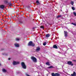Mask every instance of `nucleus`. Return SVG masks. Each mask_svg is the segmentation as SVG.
<instances>
[{
  "instance_id": "nucleus-19",
  "label": "nucleus",
  "mask_w": 76,
  "mask_h": 76,
  "mask_svg": "<svg viewBox=\"0 0 76 76\" xmlns=\"http://www.w3.org/2000/svg\"><path fill=\"white\" fill-rule=\"evenodd\" d=\"M70 4L72 5L73 6V4H74V2H73V1H71L70 2Z\"/></svg>"
},
{
  "instance_id": "nucleus-5",
  "label": "nucleus",
  "mask_w": 76,
  "mask_h": 76,
  "mask_svg": "<svg viewBox=\"0 0 76 76\" xmlns=\"http://www.w3.org/2000/svg\"><path fill=\"white\" fill-rule=\"evenodd\" d=\"M67 64L68 65H70V66H73V63H72V62L71 61H68L67 62Z\"/></svg>"
},
{
  "instance_id": "nucleus-14",
  "label": "nucleus",
  "mask_w": 76,
  "mask_h": 76,
  "mask_svg": "<svg viewBox=\"0 0 76 76\" xmlns=\"http://www.w3.org/2000/svg\"><path fill=\"white\" fill-rule=\"evenodd\" d=\"M8 4L10 6H12V4L11 3V2L8 3Z\"/></svg>"
},
{
  "instance_id": "nucleus-16",
  "label": "nucleus",
  "mask_w": 76,
  "mask_h": 76,
  "mask_svg": "<svg viewBox=\"0 0 76 76\" xmlns=\"http://www.w3.org/2000/svg\"><path fill=\"white\" fill-rule=\"evenodd\" d=\"M2 71L3 72H7V71H6V70L4 69H2Z\"/></svg>"
},
{
  "instance_id": "nucleus-29",
  "label": "nucleus",
  "mask_w": 76,
  "mask_h": 76,
  "mask_svg": "<svg viewBox=\"0 0 76 76\" xmlns=\"http://www.w3.org/2000/svg\"><path fill=\"white\" fill-rule=\"evenodd\" d=\"M6 3H7L8 4V3H9L7 1H6Z\"/></svg>"
},
{
  "instance_id": "nucleus-35",
  "label": "nucleus",
  "mask_w": 76,
  "mask_h": 76,
  "mask_svg": "<svg viewBox=\"0 0 76 76\" xmlns=\"http://www.w3.org/2000/svg\"><path fill=\"white\" fill-rule=\"evenodd\" d=\"M2 50H3V49H1Z\"/></svg>"
},
{
  "instance_id": "nucleus-11",
  "label": "nucleus",
  "mask_w": 76,
  "mask_h": 76,
  "mask_svg": "<svg viewBox=\"0 0 76 76\" xmlns=\"http://www.w3.org/2000/svg\"><path fill=\"white\" fill-rule=\"evenodd\" d=\"M0 9H3L4 8V6L3 5H0Z\"/></svg>"
},
{
  "instance_id": "nucleus-31",
  "label": "nucleus",
  "mask_w": 76,
  "mask_h": 76,
  "mask_svg": "<svg viewBox=\"0 0 76 76\" xmlns=\"http://www.w3.org/2000/svg\"><path fill=\"white\" fill-rule=\"evenodd\" d=\"M36 28H35V27H34L33 28V29H35Z\"/></svg>"
},
{
  "instance_id": "nucleus-9",
  "label": "nucleus",
  "mask_w": 76,
  "mask_h": 76,
  "mask_svg": "<svg viewBox=\"0 0 76 76\" xmlns=\"http://www.w3.org/2000/svg\"><path fill=\"white\" fill-rule=\"evenodd\" d=\"M40 48L39 47H37V48L36 50V52H37V51H40Z\"/></svg>"
},
{
  "instance_id": "nucleus-10",
  "label": "nucleus",
  "mask_w": 76,
  "mask_h": 76,
  "mask_svg": "<svg viewBox=\"0 0 76 76\" xmlns=\"http://www.w3.org/2000/svg\"><path fill=\"white\" fill-rule=\"evenodd\" d=\"M53 48H55V49H57V48H58V47H57V46L56 45H53Z\"/></svg>"
},
{
  "instance_id": "nucleus-12",
  "label": "nucleus",
  "mask_w": 76,
  "mask_h": 76,
  "mask_svg": "<svg viewBox=\"0 0 76 76\" xmlns=\"http://www.w3.org/2000/svg\"><path fill=\"white\" fill-rule=\"evenodd\" d=\"M14 45L16 47H19V45L18 43L15 44Z\"/></svg>"
},
{
  "instance_id": "nucleus-24",
  "label": "nucleus",
  "mask_w": 76,
  "mask_h": 76,
  "mask_svg": "<svg viewBox=\"0 0 76 76\" xmlns=\"http://www.w3.org/2000/svg\"><path fill=\"white\" fill-rule=\"evenodd\" d=\"M40 28H42V29H44V27L42 26H40Z\"/></svg>"
},
{
  "instance_id": "nucleus-21",
  "label": "nucleus",
  "mask_w": 76,
  "mask_h": 76,
  "mask_svg": "<svg viewBox=\"0 0 76 76\" xmlns=\"http://www.w3.org/2000/svg\"><path fill=\"white\" fill-rule=\"evenodd\" d=\"M72 25H74V26H76V23H72Z\"/></svg>"
},
{
  "instance_id": "nucleus-36",
  "label": "nucleus",
  "mask_w": 76,
  "mask_h": 76,
  "mask_svg": "<svg viewBox=\"0 0 76 76\" xmlns=\"http://www.w3.org/2000/svg\"><path fill=\"white\" fill-rule=\"evenodd\" d=\"M3 55H4V54H3Z\"/></svg>"
},
{
  "instance_id": "nucleus-2",
  "label": "nucleus",
  "mask_w": 76,
  "mask_h": 76,
  "mask_svg": "<svg viewBox=\"0 0 76 76\" xmlns=\"http://www.w3.org/2000/svg\"><path fill=\"white\" fill-rule=\"evenodd\" d=\"M21 65L22 68L24 69H26V66L25 65V64L24 62H22L21 63Z\"/></svg>"
},
{
  "instance_id": "nucleus-22",
  "label": "nucleus",
  "mask_w": 76,
  "mask_h": 76,
  "mask_svg": "<svg viewBox=\"0 0 76 76\" xmlns=\"http://www.w3.org/2000/svg\"><path fill=\"white\" fill-rule=\"evenodd\" d=\"M47 44V42H45L43 43V45L44 46L45 45Z\"/></svg>"
},
{
  "instance_id": "nucleus-4",
  "label": "nucleus",
  "mask_w": 76,
  "mask_h": 76,
  "mask_svg": "<svg viewBox=\"0 0 76 76\" xmlns=\"http://www.w3.org/2000/svg\"><path fill=\"white\" fill-rule=\"evenodd\" d=\"M52 76H60V75L58 73H55V74L54 73H52L51 74Z\"/></svg>"
},
{
  "instance_id": "nucleus-15",
  "label": "nucleus",
  "mask_w": 76,
  "mask_h": 76,
  "mask_svg": "<svg viewBox=\"0 0 76 76\" xmlns=\"http://www.w3.org/2000/svg\"><path fill=\"white\" fill-rule=\"evenodd\" d=\"M50 35L49 34H47L46 35V37L47 38H48V37H50Z\"/></svg>"
},
{
  "instance_id": "nucleus-27",
  "label": "nucleus",
  "mask_w": 76,
  "mask_h": 76,
  "mask_svg": "<svg viewBox=\"0 0 76 76\" xmlns=\"http://www.w3.org/2000/svg\"><path fill=\"white\" fill-rule=\"evenodd\" d=\"M19 22L20 24L22 23V22L21 21H19Z\"/></svg>"
},
{
  "instance_id": "nucleus-30",
  "label": "nucleus",
  "mask_w": 76,
  "mask_h": 76,
  "mask_svg": "<svg viewBox=\"0 0 76 76\" xmlns=\"http://www.w3.org/2000/svg\"><path fill=\"white\" fill-rule=\"evenodd\" d=\"M26 76H30L28 74H26Z\"/></svg>"
},
{
  "instance_id": "nucleus-25",
  "label": "nucleus",
  "mask_w": 76,
  "mask_h": 76,
  "mask_svg": "<svg viewBox=\"0 0 76 76\" xmlns=\"http://www.w3.org/2000/svg\"><path fill=\"white\" fill-rule=\"evenodd\" d=\"M36 3H37L38 4H39V1H36Z\"/></svg>"
},
{
  "instance_id": "nucleus-28",
  "label": "nucleus",
  "mask_w": 76,
  "mask_h": 76,
  "mask_svg": "<svg viewBox=\"0 0 76 76\" xmlns=\"http://www.w3.org/2000/svg\"><path fill=\"white\" fill-rule=\"evenodd\" d=\"M19 39H16V41H19Z\"/></svg>"
},
{
  "instance_id": "nucleus-1",
  "label": "nucleus",
  "mask_w": 76,
  "mask_h": 76,
  "mask_svg": "<svg viewBox=\"0 0 76 76\" xmlns=\"http://www.w3.org/2000/svg\"><path fill=\"white\" fill-rule=\"evenodd\" d=\"M35 44L33 43V42L32 41H30L29 42L28 44V46H32V47H34Z\"/></svg>"
},
{
  "instance_id": "nucleus-18",
  "label": "nucleus",
  "mask_w": 76,
  "mask_h": 76,
  "mask_svg": "<svg viewBox=\"0 0 76 76\" xmlns=\"http://www.w3.org/2000/svg\"><path fill=\"white\" fill-rule=\"evenodd\" d=\"M46 64L48 65V66H50V63H49V62L46 63Z\"/></svg>"
},
{
  "instance_id": "nucleus-20",
  "label": "nucleus",
  "mask_w": 76,
  "mask_h": 76,
  "mask_svg": "<svg viewBox=\"0 0 76 76\" xmlns=\"http://www.w3.org/2000/svg\"><path fill=\"white\" fill-rule=\"evenodd\" d=\"M61 15H58L56 17L57 18H60V17H61Z\"/></svg>"
},
{
  "instance_id": "nucleus-7",
  "label": "nucleus",
  "mask_w": 76,
  "mask_h": 76,
  "mask_svg": "<svg viewBox=\"0 0 76 76\" xmlns=\"http://www.w3.org/2000/svg\"><path fill=\"white\" fill-rule=\"evenodd\" d=\"M19 64V62H16V61H14L13 62V65H16L17 64Z\"/></svg>"
},
{
  "instance_id": "nucleus-23",
  "label": "nucleus",
  "mask_w": 76,
  "mask_h": 76,
  "mask_svg": "<svg viewBox=\"0 0 76 76\" xmlns=\"http://www.w3.org/2000/svg\"><path fill=\"white\" fill-rule=\"evenodd\" d=\"M72 10H75V8L73 7H72Z\"/></svg>"
},
{
  "instance_id": "nucleus-32",
  "label": "nucleus",
  "mask_w": 76,
  "mask_h": 76,
  "mask_svg": "<svg viewBox=\"0 0 76 76\" xmlns=\"http://www.w3.org/2000/svg\"><path fill=\"white\" fill-rule=\"evenodd\" d=\"M10 58H8V60H10Z\"/></svg>"
},
{
  "instance_id": "nucleus-34",
  "label": "nucleus",
  "mask_w": 76,
  "mask_h": 76,
  "mask_svg": "<svg viewBox=\"0 0 76 76\" xmlns=\"http://www.w3.org/2000/svg\"><path fill=\"white\" fill-rule=\"evenodd\" d=\"M74 61H76V60H74Z\"/></svg>"
},
{
  "instance_id": "nucleus-33",
  "label": "nucleus",
  "mask_w": 76,
  "mask_h": 76,
  "mask_svg": "<svg viewBox=\"0 0 76 76\" xmlns=\"http://www.w3.org/2000/svg\"><path fill=\"white\" fill-rule=\"evenodd\" d=\"M1 66V64H0V66Z\"/></svg>"
},
{
  "instance_id": "nucleus-3",
  "label": "nucleus",
  "mask_w": 76,
  "mask_h": 76,
  "mask_svg": "<svg viewBox=\"0 0 76 76\" xmlns=\"http://www.w3.org/2000/svg\"><path fill=\"white\" fill-rule=\"evenodd\" d=\"M31 59L33 61L34 63H37V59L35 57L33 56H31Z\"/></svg>"
},
{
  "instance_id": "nucleus-8",
  "label": "nucleus",
  "mask_w": 76,
  "mask_h": 76,
  "mask_svg": "<svg viewBox=\"0 0 76 76\" xmlns=\"http://www.w3.org/2000/svg\"><path fill=\"white\" fill-rule=\"evenodd\" d=\"M64 36L65 37H67V32L64 31Z\"/></svg>"
},
{
  "instance_id": "nucleus-26",
  "label": "nucleus",
  "mask_w": 76,
  "mask_h": 76,
  "mask_svg": "<svg viewBox=\"0 0 76 76\" xmlns=\"http://www.w3.org/2000/svg\"><path fill=\"white\" fill-rule=\"evenodd\" d=\"M73 14H74V15L75 16H76V13L75 12H73Z\"/></svg>"
},
{
  "instance_id": "nucleus-17",
  "label": "nucleus",
  "mask_w": 76,
  "mask_h": 76,
  "mask_svg": "<svg viewBox=\"0 0 76 76\" xmlns=\"http://www.w3.org/2000/svg\"><path fill=\"white\" fill-rule=\"evenodd\" d=\"M48 69H52L53 68H54V67L53 66H50L49 67H48Z\"/></svg>"
},
{
  "instance_id": "nucleus-13",
  "label": "nucleus",
  "mask_w": 76,
  "mask_h": 76,
  "mask_svg": "<svg viewBox=\"0 0 76 76\" xmlns=\"http://www.w3.org/2000/svg\"><path fill=\"white\" fill-rule=\"evenodd\" d=\"M71 75L72 76H76V72H74L73 74H71Z\"/></svg>"
},
{
  "instance_id": "nucleus-6",
  "label": "nucleus",
  "mask_w": 76,
  "mask_h": 76,
  "mask_svg": "<svg viewBox=\"0 0 76 76\" xmlns=\"http://www.w3.org/2000/svg\"><path fill=\"white\" fill-rule=\"evenodd\" d=\"M26 8H27L28 10V11H29V12H30L31 8L30 7V6H26L25 8H24V9H26Z\"/></svg>"
}]
</instances>
